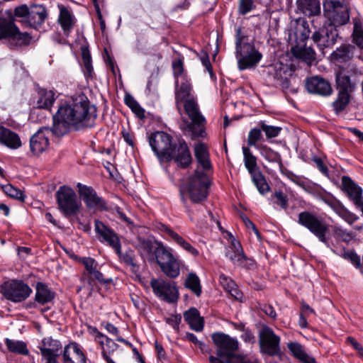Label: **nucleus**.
Returning a JSON list of instances; mask_svg holds the SVG:
<instances>
[{
    "mask_svg": "<svg viewBox=\"0 0 363 363\" xmlns=\"http://www.w3.org/2000/svg\"><path fill=\"white\" fill-rule=\"evenodd\" d=\"M97 117L96 108L84 94H79L60 105L53 116L52 133L62 136L70 129L91 128Z\"/></svg>",
    "mask_w": 363,
    "mask_h": 363,
    "instance_id": "nucleus-1",
    "label": "nucleus"
},
{
    "mask_svg": "<svg viewBox=\"0 0 363 363\" xmlns=\"http://www.w3.org/2000/svg\"><path fill=\"white\" fill-rule=\"evenodd\" d=\"M298 223L308 230L318 240L324 243L330 250L337 255L349 260L357 267L361 264L360 257L352 250H335L330 245L328 235L330 224L324 218L315 213L304 211L298 215Z\"/></svg>",
    "mask_w": 363,
    "mask_h": 363,
    "instance_id": "nucleus-2",
    "label": "nucleus"
},
{
    "mask_svg": "<svg viewBox=\"0 0 363 363\" xmlns=\"http://www.w3.org/2000/svg\"><path fill=\"white\" fill-rule=\"evenodd\" d=\"M212 340L216 346L217 357L211 355L209 357L211 363H236L238 359L244 357L235 354L239 347L237 340L222 333H213Z\"/></svg>",
    "mask_w": 363,
    "mask_h": 363,
    "instance_id": "nucleus-3",
    "label": "nucleus"
},
{
    "mask_svg": "<svg viewBox=\"0 0 363 363\" xmlns=\"http://www.w3.org/2000/svg\"><path fill=\"white\" fill-rule=\"evenodd\" d=\"M95 230L103 239L102 241L106 242L109 246L113 247L116 254L118 255L121 262L131 267V270L134 273H137L139 270V266L135 263L134 256L132 253L121 252V245L120 240L116 233L105 225L101 221L95 220Z\"/></svg>",
    "mask_w": 363,
    "mask_h": 363,
    "instance_id": "nucleus-4",
    "label": "nucleus"
},
{
    "mask_svg": "<svg viewBox=\"0 0 363 363\" xmlns=\"http://www.w3.org/2000/svg\"><path fill=\"white\" fill-rule=\"evenodd\" d=\"M184 111L191 122L186 121V129L191 133L192 139L204 138L206 118L202 115L197 101L196 96L191 97L182 102Z\"/></svg>",
    "mask_w": 363,
    "mask_h": 363,
    "instance_id": "nucleus-5",
    "label": "nucleus"
},
{
    "mask_svg": "<svg viewBox=\"0 0 363 363\" xmlns=\"http://www.w3.org/2000/svg\"><path fill=\"white\" fill-rule=\"evenodd\" d=\"M155 260L162 272L167 277L175 279L180 274V261L174 255L173 250L161 242H155Z\"/></svg>",
    "mask_w": 363,
    "mask_h": 363,
    "instance_id": "nucleus-6",
    "label": "nucleus"
},
{
    "mask_svg": "<svg viewBox=\"0 0 363 363\" xmlns=\"http://www.w3.org/2000/svg\"><path fill=\"white\" fill-rule=\"evenodd\" d=\"M55 196L58 208L66 217L76 216L79 213L82 203L71 187L66 185L60 186Z\"/></svg>",
    "mask_w": 363,
    "mask_h": 363,
    "instance_id": "nucleus-7",
    "label": "nucleus"
},
{
    "mask_svg": "<svg viewBox=\"0 0 363 363\" xmlns=\"http://www.w3.org/2000/svg\"><path fill=\"white\" fill-rule=\"evenodd\" d=\"M324 16L330 21V26L339 27L346 25L350 21V13L345 0H325Z\"/></svg>",
    "mask_w": 363,
    "mask_h": 363,
    "instance_id": "nucleus-8",
    "label": "nucleus"
},
{
    "mask_svg": "<svg viewBox=\"0 0 363 363\" xmlns=\"http://www.w3.org/2000/svg\"><path fill=\"white\" fill-rule=\"evenodd\" d=\"M1 291L6 299L13 303H21L32 294V289L23 281L11 279L1 286Z\"/></svg>",
    "mask_w": 363,
    "mask_h": 363,
    "instance_id": "nucleus-9",
    "label": "nucleus"
},
{
    "mask_svg": "<svg viewBox=\"0 0 363 363\" xmlns=\"http://www.w3.org/2000/svg\"><path fill=\"white\" fill-rule=\"evenodd\" d=\"M149 143L160 160L171 161L172 160V138L167 133L162 131L155 132L149 137Z\"/></svg>",
    "mask_w": 363,
    "mask_h": 363,
    "instance_id": "nucleus-10",
    "label": "nucleus"
},
{
    "mask_svg": "<svg viewBox=\"0 0 363 363\" xmlns=\"http://www.w3.org/2000/svg\"><path fill=\"white\" fill-rule=\"evenodd\" d=\"M208 178L206 174L196 171L195 174L189 177L188 192L193 203H200L205 200L208 196Z\"/></svg>",
    "mask_w": 363,
    "mask_h": 363,
    "instance_id": "nucleus-11",
    "label": "nucleus"
},
{
    "mask_svg": "<svg viewBox=\"0 0 363 363\" xmlns=\"http://www.w3.org/2000/svg\"><path fill=\"white\" fill-rule=\"evenodd\" d=\"M259 337L261 352L269 356L281 354L280 337L272 328L264 326L259 332Z\"/></svg>",
    "mask_w": 363,
    "mask_h": 363,
    "instance_id": "nucleus-12",
    "label": "nucleus"
},
{
    "mask_svg": "<svg viewBox=\"0 0 363 363\" xmlns=\"http://www.w3.org/2000/svg\"><path fill=\"white\" fill-rule=\"evenodd\" d=\"M150 286L154 294L167 303H175L179 298V291L174 281L162 279H152Z\"/></svg>",
    "mask_w": 363,
    "mask_h": 363,
    "instance_id": "nucleus-13",
    "label": "nucleus"
},
{
    "mask_svg": "<svg viewBox=\"0 0 363 363\" xmlns=\"http://www.w3.org/2000/svg\"><path fill=\"white\" fill-rule=\"evenodd\" d=\"M4 38L15 42L18 46L28 45L31 40L30 35L26 32L21 33L13 22L0 21V40Z\"/></svg>",
    "mask_w": 363,
    "mask_h": 363,
    "instance_id": "nucleus-14",
    "label": "nucleus"
},
{
    "mask_svg": "<svg viewBox=\"0 0 363 363\" xmlns=\"http://www.w3.org/2000/svg\"><path fill=\"white\" fill-rule=\"evenodd\" d=\"M236 57L239 69L243 70L255 66L261 60L262 55L251 43L245 44L240 50H237Z\"/></svg>",
    "mask_w": 363,
    "mask_h": 363,
    "instance_id": "nucleus-15",
    "label": "nucleus"
},
{
    "mask_svg": "<svg viewBox=\"0 0 363 363\" xmlns=\"http://www.w3.org/2000/svg\"><path fill=\"white\" fill-rule=\"evenodd\" d=\"M78 194L89 209H106V201L99 196L93 187L77 183Z\"/></svg>",
    "mask_w": 363,
    "mask_h": 363,
    "instance_id": "nucleus-16",
    "label": "nucleus"
},
{
    "mask_svg": "<svg viewBox=\"0 0 363 363\" xmlns=\"http://www.w3.org/2000/svg\"><path fill=\"white\" fill-rule=\"evenodd\" d=\"M38 348L45 363H57V358L62 353L61 342L50 337L43 338Z\"/></svg>",
    "mask_w": 363,
    "mask_h": 363,
    "instance_id": "nucleus-17",
    "label": "nucleus"
},
{
    "mask_svg": "<svg viewBox=\"0 0 363 363\" xmlns=\"http://www.w3.org/2000/svg\"><path fill=\"white\" fill-rule=\"evenodd\" d=\"M323 201L327 204L337 216L346 223L352 225L359 219V216L350 211L338 199L328 194L322 196Z\"/></svg>",
    "mask_w": 363,
    "mask_h": 363,
    "instance_id": "nucleus-18",
    "label": "nucleus"
},
{
    "mask_svg": "<svg viewBox=\"0 0 363 363\" xmlns=\"http://www.w3.org/2000/svg\"><path fill=\"white\" fill-rule=\"evenodd\" d=\"M337 32L331 26H323L312 35L313 41L320 49L331 48L335 43Z\"/></svg>",
    "mask_w": 363,
    "mask_h": 363,
    "instance_id": "nucleus-19",
    "label": "nucleus"
},
{
    "mask_svg": "<svg viewBox=\"0 0 363 363\" xmlns=\"http://www.w3.org/2000/svg\"><path fill=\"white\" fill-rule=\"evenodd\" d=\"M82 263L84 265L86 272H84L81 277V281L84 284L92 286L94 285V279L101 283H106V281L104 278V275L97 269V262L91 257H83L81 259Z\"/></svg>",
    "mask_w": 363,
    "mask_h": 363,
    "instance_id": "nucleus-20",
    "label": "nucleus"
},
{
    "mask_svg": "<svg viewBox=\"0 0 363 363\" xmlns=\"http://www.w3.org/2000/svg\"><path fill=\"white\" fill-rule=\"evenodd\" d=\"M342 189L353 202L357 208L359 209L363 216L362 189L357 186L349 177L342 178Z\"/></svg>",
    "mask_w": 363,
    "mask_h": 363,
    "instance_id": "nucleus-21",
    "label": "nucleus"
},
{
    "mask_svg": "<svg viewBox=\"0 0 363 363\" xmlns=\"http://www.w3.org/2000/svg\"><path fill=\"white\" fill-rule=\"evenodd\" d=\"M52 129L43 127L39 129L30 140V149L34 155H39L45 151L49 145V135Z\"/></svg>",
    "mask_w": 363,
    "mask_h": 363,
    "instance_id": "nucleus-22",
    "label": "nucleus"
},
{
    "mask_svg": "<svg viewBox=\"0 0 363 363\" xmlns=\"http://www.w3.org/2000/svg\"><path fill=\"white\" fill-rule=\"evenodd\" d=\"M306 88L309 93L328 96L332 94L333 89L330 82L323 77L315 76L306 80Z\"/></svg>",
    "mask_w": 363,
    "mask_h": 363,
    "instance_id": "nucleus-23",
    "label": "nucleus"
},
{
    "mask_svg": "<svg viewBox=\"0 0 363 363\" xmlns=\"http://www.w3.org/2000/svg\"><path fill=\"white\" fill-rule=\"evenodd\" d=\"M63 363H86V357L82 347L76 342H71L64 347Z\"/></svg>",
    "mask_w": 363,
    "mask_h": 363,
    "instance_id": "nucleus-24",
    "label": "nucleus"
},
{
    "mask_svg": "<svg viewBox=\"0 0 363 363\" xmlns=\"http://www.w3.org/2000/svg\"><path fill=\"white\" fill-rule=\"evenodd\" d=\"M172 150V160L181 168H186L192 161V157L189 148L184 140L174 144Z\"/></svg>",
    "mask_w": 363,
    "mask_h": 363,
    "instance_id": "nucleus-25",
    "label": "nucleus"
},
{
    "mask_svg": "<svg viewBox=\"0 0 363 363\" xmlns=\"http://www.w3.org/2000/svg\"><path fill=\"white\" fill-rule=\"evenodd\" d=\"M195 97L192 94V86L190 79H183V80H176L175 82V101L177 109L181 111L182 102Z\"/></svg>",
    "mask_w": 363,
    "mask_h": 363,
    "instance_id": "nucleus-26",
    "label": "nucleus"
},
{
    "mask_svg": "<svg viewBox=\"0 0 363 363\" xmlns=\"http://www.w3.org/2000/svg\"><path fill=\"white\" fill-rule=\"evenodd\" d=\"M296 13L306 16H313L320 13V4L318 0H297Z\"/></svg>",
    "mask_w": 363,
    "mask_h": 363,
    "instance_id": "nucleus-27",
    "label": "nucleus"
},
{
    "mask_svg": "<svg viewBox=\"0 0 363 363\" xmlns=\"http://www.w3.org/2000/svg\"><path fill=\"white\" fill-rule=\"evenodd\" d=\"M45 8L41 5H33L30 7V12L26 23L35 28L41 26L47 18Z\"/></svg>",
    "mask_w": 363,
    "mask_h": 363,
    "instance_id": "nucleus-28",
    "label": "nucleus"
},
{
    "mask_svg": "<svg viewBox=\"0 0 363 363\" xmlns=\"http://www.w3.org/2000/svg\"><path fill=\"white\" fill-rule=\"evenodd\" d=\"M292 54L300 58L308 65H311L315 60V52L311 47H307L306 43H297L291 47Z\"/></svg>",
    "mask_w": 363,
    "mask_h": 363,
    "instance_id": "nucleus-29",
    "label": "nucleus"
},
{
    "mask_svg": "<svg viewBox=\"0 0 363 363\" xmlns=\"http://www.w3.org/2000/svg\"><path fill=\"white\" fill-rule=\"evenodd\" d=\"M0 143L10 149H18L21 147V140L17 133L0 126Z\"/></svg>",
    "mask_w": 363,
    "mask_h": 363,
    "instance_id": "nucleus-30",
    "label": "nucleus"
},
{
    "mask_svg": "<svg viewBox=\"0 0 363 363\" xmlns=\"http://www.w3.org/2000/svg\"><path fill=\"white\" fill-rule=\"evenodd\" d=\"M155 242L148 239L139 238L136 248L144 260L150 262L155 261Z\"/></svg>",
    "mask_w": 363,
    "mask_h": 363,
    "instance_id": "nucleus-31",
    "label": "nucleus"
},
{
    "mask_svg": "<svg viewBox=\"0 0 363 363\" xmlns=\"http://www.w3.org/2000/svg\"><path fill=\"white\" fill-rule=\"evenodd\" d=\"M292 25H294V35L296 37L295 44L297 43H306L308 40L311 30L308 22L302 18H298L294 21Z\"/></svg>",
    "mask_w": 363,
    "mask_h": 363,
    "instance_id": "nucleus-32",
    "label": "nucleus"
},
{
    "mask_svg": "<svg viewBox=\"0 0 363 363\" xmlns=\"http://www.w3.org/2000/svg\"><path fill=\"white\" fill-rule=\"evenodd\" d=\"M58 21L65 35L68 36L72 32L76 22L74 15L67 8L62 6L60 9Z\"/></svg>",
    "mask_w": 363,
    "mask_h": 363,
    "instance_id": "nucleus-33",
    "label": "nucleus"
},
{
    "mask_svg": "<svg viewBox=\"0 0 363 363\" xmlns=\"http://www.w3.org/2000/svg\"><path fill=\"white\" fill-rule=\"evenodd\" d=\"M230 244L225 247V256L230 260V262L238 265V262L240 263V257L243 254V249L239 241L236 240L234 237L230 235Z\"/></svg>",
    "mask_w": 363,
    "mask_h": 363,
    "instance_id": "nucleus-34",
    "label": "nucleus"
},
{
    "mask_svg": "<svg viewBox=\"0 0 363 363\" xmlns=\"http://www.w3.org/2000/svg\"><path fill=\"white\" fill-rule=\"evenodd\" d=\"M55 292L43 282H38L35 286V301L40 304L45 305L51 302L55 298Z\"/></svg>",
    "mask_w": 363,
    "mask_h": 363,
    "instance_id": "nucleus-35",
    "label": "nucleus"
},
{
    "mask_svg": "<svg viewBox=\"0 0 363 363\" xmlns=\"http://www.w3.org/2000/svg\"><path fill=\"white\" fill-rule=\"evenodd\" d=\"M185 321L189 325L191 329L196 332H201L203 328V319L200 316L199 311L191 308L184 313Z\"/></svg>",
    "mask_w": 363,
    "mask_h": 363,
    "instance_id": "nucleus-36",
    "label": "nucleus"
},
{
    "mask_svg": "<svg viewBox=\"0 0 363 363\" xmlns=\"http://www.w3.org/2000/svg\"><path fill=\"white\" fill-rule=\"evenodd\" d=\"M219 281L225 291L229 293L232 297L235 300L242 301L243 294L233 280L225 274H221L219 277Z\"/></svg>",
    "mask_w": 363,
    "mask_h": 363,
    "instance_id": "nucleus-37",
    "label": "nucleus"
},
{
    "mask_svg": "<svg viewBox=\"0 0 363 363\" xmlns=\"http://www.w3.org/2000/svg\"><path fill=\"white\" fill-rule=\"evenodd\" d=\"M287 347L294 357L303 363H316L315 359L310 357L306 353L303 346L298 342H288Z\"/></svg>",
    "mask_w": 363,
    "mask_h": 363,
    "instance_id": "nucleus-38",
    "label": "nucleus"
},
{
    "mask_svg": "<svg viewBox=\"0 0 363 363\" xmlns=\"http://www.w3.org/2000/svg\"><path fill=\"white\" fill-rule=\"evenodd\" d=\"M194 154L197 162L204 170L211 169L209 153L205 144H196L194 147Z\"/></svg>",
    "mask_w": 363,
    "mask_h": 363,
    "instance_id": "nucleus-39",
    "label": "nucleus"
},
{
    "mask_svg": "<svg viewBox=\"0 0 363 363\" xmlns=\"http://www.w3.org/2000/svg\"><path fill=\"white\" fill-rule=\"evenodd\" d=\"M353 42L360 48L363 49V18L359 13L352 18Z\"/></svg>",
    "mask_w": 363,
    "mask_h": 363,
    "instance_id": "nucleus-40",
    "label": "nucleus"
},
{
    "mask_svg": "<svg viewBox=\"0 0 363 363\" xmlns=\"http://www.w3.org/2000/svg\"><path fill=\"white\" fill-rule=\"evenodd\" d=\"M38 96L36 105L40 108H50L55 100V94L52 91L41 89L38 91Z\"/></svg>",
    "mask_w": 363,
    "mask_h": 363,
    "instance_id": "nucleus-41",
    "label": "nucleus"
},
{
    "mask_svg": "<svg viewBox=\"0 0 363 363\" xmlns=\"http://www.w3.org/2000/svg\"><path fill=\"white\" fill-rule=\"evenodd\" d=\"M257 150L259 151L260 155L269 162L278 163L279 167H282L281 157L280 154L266 145L261 144L257 147Z\"/></svg>",
    "mask_w": 363,
    "mask_h": 363,
    "instance_id": "nucleus-42",
    "label": "nucleus"
},
{
    "mask_svg": "<svg viewBox=\"0 0 363 363\" xmlns=\"http://www.w3.org/2000/svg\"><path fill=\"white\" fill-rule=\"evenodd\" d=\"M5 345L10 352L22 355H28L29 353L27 345L23 341L6 338Z\"/></svg>",
    "mask_w": 363,
    "mask_h": 363,
    "instance_id": "nucleus-43",
    "label": "nucleus"
},
{
    "mask_svg": "<svg viewBox=\"0 0 363 363\" xmlns=\"http://www.w3.org/2000/svg\"><path fill=\"white\" fill-rule=\"evenodd\" d=\"M242 150L244 156L245 166L250 175L259 172L257 169V157L253 155L249 147L244 146Z\"/></svg>",
    "mask_w": 363,
    "mask_h": 363,
    "instance_id": "nucleus-44",
    "label": "nucleus"
},
{
    "mask_svg": "<svg viewBox=\"0 0 363 363\" xmlns=\"http://www.w3.org/2000/svg\"><path fill=\"white\" fill-rule=\"evenodd\" d=\"M184 286L191 290L196 296H200L201 294V281L199 277L194 272L189 273L185 281Z\"/></svg>",
    "mask_w": 363,
    "mask_h": 363,
    "instance_id": "nucleus-45",
    "label": "nucleus"
},
{
    "mask_svg": "<svg viewBox=\"0 0 363 363\" xmlns=\"http://www.w3.org/2000/svg\"><path fill=\"white\" fill-rule=\"evenodd\" d=\"M170 233L171 237L169 238L175 242L178 245L195 257L199 255V251L177 233L170 231Z\"/></svg>",
    "mask_w": 363,
    "mask_h": 363,
    "instance_id": "nucleus-46",
    "label": "nucleus"
},
{
    "mask_svg": "<svg viewBox=\"0 0 363 363\" xmlns=\"http://www.w3.org/2000/svg\"><path fill=\"white\" fill-rule=\"evenodd\" d=\"M96 337L99 338V343L101 346V349L104 348L109 356L111 352H114L118 345L115 343L113 340L102 334L101 332L96 329Z\"/></svg>",
    "mask_w": 363,
    "mask_h": 363,
    "instance_id": "nucleus-47",
    "label": "nucleus"
},
{
    "mask_svg": "<svg viewBox=\"0 0 363 363\" xmlns=\"http://www.w3.org/2000/svg\"><path fill=\"white\" fill-rule=\"evenodd\" d=\"M336 82L338 92L350 94L354 89V85L350 81L349 76L345 74H337L336 77Z\"/></svg>",
    "mask_w": 363,
    "mask_h": 363,
    "instance_id": "nucleus-48",
    "label": "nucleus"
},
{
    "mask_svg": "<svg viewBox=\"0 0 363 363\" xmlns=\"http://www.w3.org/2000/svg\"><path fill=\"white\" fill-rule=\"evenodd\" d=\"M350 100V94L338 92L336 100L333 103V106L335 113H339L344 111L349 104Z\"/></svg>",
    "mask_w": 363,
    "mask_h": 363,
    "instance_id": "nucleus-49",
    "label": "nucleus"
},
{
    "mask_svg": "<svg viewBox=\"0 0 363 363\" xmlns=\"http://www.w3.org/2000/svg\"><path fill=\"white\" fill-rule=\"evenodd\" d=\"M251 177L253 183L261 194H264L269 191L270 187L260 172L251 174Z\"/></svg>",
    "mask_w": 363,
    "mask_h": 363,
    "instance_id": "nucleus-50",
    "label": "nucleus"
},
{
    "mask_svg": "<svg viewBox=\"0 0 363 363\" xmlns=\"http://www.w3.org/2000/svg\"><path fill=\"white\" fill-rule=\"evenodd\" d=\"M84 72L86 77H91L94 72L91 64V57L88 49L83 48L82 51Z\"/></svg>",
    "mask_w": 363,
    "mask_h": 363,
    "instance_id": "nucleus-51",
    "label": "nucleus"
},
{
    "mask_svg": "<svg viewBox=\"0 0 363 363\" xmlns=\"http://www.w3.org/2000/svg\"><path fill=\"white\" fill-rule=\"evenodd\" d=\"M1 189L3 191L11 198L19 201H23L25 199L23 192L10 184L1 186Z\"/></svg>",
    "mask_w": 363,
    "mask_h": 363,
    "instance_id": "nucleus-52",
    "label": "nucleus"
},
{
    "mask_svg": "<svg viewBox=\"0 0 363 363\" xmlns=\"http://www.w3.org/2000/svg\"><path fill=\"white\" fill-rule=\"evenodd\" d=\"M262 128H254L250 130L247 137V144L249 146L255 147L257 149L261 144H258V141L262 138Z\"/></svg>",
    "mask_w": 363,
    "mask_h": 363,
    "instance_id": "nucleus-53",
    "label": "nucleus"
},
{
    "mask_svg": "<svg viewBox=\"0 0 363 363\" xmlns=\"http://www.w3.org/2000/svg\"><path fill=\"white\" fill-rule=\"evenodd\" d=\"M333 56L335 60L340 62H346L350 58V47L349 45H342L337 48L333 52Z\"/></svg>",
    "mask_w": 363,
    "mask_h": 363,
    "instance_id": "nucleus-54",
    "label": "nucleus"
},
{
    "mask_svg": "<svg viewBox=\"0 0 363 363\" xmlns=\"http://www.w3.org/2000/svg\"><path fill=\"white\" fill-rule=\"evenodd\" d=\"M258 125L262 128V130L265 133L267 138H272L278 136L281 130L280 127L267 125L265 122L262 121H259Z\"/></svg>",
    "mask_w": 363,
    "mask_h": 363,
    "instance_id": "nucleus-55",
    "label": "nucleus"
},
{
    "mask_svg": "<svg viewBox=\"0 0 363 363\" xmlns=\"http://www.w3.org/2000/svg\"><path fill=\"white\" fill-rule=\"evenodd\" d=\"M172 68L174 70V76L176 80H183L188 79L187 75L184 72V65L182 60H176L172 62Z\"/></svg>",
    "mask_w": 363,
    "mask_h": 363,
    "instance_id": "nucleus-56",
    "label": "nucleus"
},
{
    "mask_svg": "<svg viewBox=\"0 0 363 363\" xmlns=\"http://www.w3.org/2000/svg\"><path fill=\"white\" fill-rule=\"evenodd\" d=\"M255 8L254 0H239L238 13L245 16Z\"/></svg>",
    "mask_w": 363,
    "mask_h": 363,
    "instance_id": "nucleus-57",
    "label": "nucleus"
},
{
    "mask_svg": "<svg viewBox=\"0 0 363 363\" xmlns=\"http://www.w3.org/2000/svg\"><path fill=\"white\" fill-rule=\"evenodd\" d=\"M236 38H235V49L240 50L245 44H251L247 42V37L242 33L241 27H237L236 29Z\"/></svg>",
    "mask_w": 363,
    "mask_h": 363,
    "instance_id": "nucleus-58",
    "label": "nucleus"
},
{
    "mask_svg": "<svg viewBox=\"0 0 363 363\" xmlns=\"http://www.w3.org/2000/svg\"><path fill=\"white\" fill-rule=\"evenodd\" d=\"M274 198L276 199L274 201L277 205L280 206V207L283 209H286L288 207V199L284 194L281 191H275L274 194Z\"/></svg>",
    "mask_w": 363,
    "mask_h": 363,
    "instance_id": "nucleus-59",
    "label": "nucleus"
},
{
    "mask_svg": "<svg viewBox=\"0 0 363 363\" xmlns=\"http://www.w3.org/2000/svg\"><path fill=\"white\" fill-rule=\"evenodd\" d=\"M29 12L30 8L24 4L15 9L14 15L16 17L23 18V21L26 23Z\"/></svg>",
    "mask_w": 363,
    "mask_h": 363,
    "instance_id": "nucleus-60",
    "label": "nucleus"
},
{
    "mask_svg": "<svg viewBox=\"0 0 363 363\" xmlns=\"http://www.w3.org/2000/svg\"><path fill=\"white\" fill-rule=\"evenodd\" d=\"M240 263L238 262V266L247 269H253L255 267V262L253 259L247 257L243 252L242 257H240Z\"/></svg>",
    "mask_w": 363,
    "mask_h": 363,
    "instance_id": "nucleus-61",
    "label": "nucleus"
},
{
    "mask_svg": "<svg viewBox=\"0 0 363 363\" xmlns=\"http://www.w3.org/2000/svg\"><path fill=\"white\" fill-rule=\"evenodd\" d=\"M285 76H288L287 72L286 70L281 67L276 69L273 74L275 85H277L284 78Z\"/></svg>",
    "mask_w": 363,
    "mask_h": 363,
    "instance_id": "nucleus-62",
    "label": "nucleus"
},
{
    "mask_svg": "<svg viewBox=\"0 0 363 363\" xmlns=\"http://www.w3.org/2000/svg\"><path fill=\"white\" fill-rule=\"evenodd\" d=\"M347 342L351 345L355 350L357 351L359 355L361 357H363V347L359 342L356 341L355 339L352 337H348L347 338Z\"/></svg>",
    "mask_w": 363,
    "mask_h": 363,
    "instance_id": "nucleus-63",
    "label": "nucleus"
},
{
    "mask_svg": "<svg viewBox=\"0 0 363 363\" xmlns=\"http://www.w3.org/2000/svg\"><path fill=\"white\" fill-rule=\"evenodd\" d=\"M241 338L242 339V340L244 342H247V343H253L255 340V337L253 333L249 329H245L242 331Z\"/></svg>",
    "mask_w": 363,
    "mask_h": 363,
    "instance_id": "nucleus-64",
    "label": "nucleus"
}]
</instances>
